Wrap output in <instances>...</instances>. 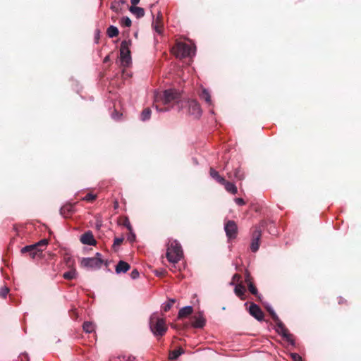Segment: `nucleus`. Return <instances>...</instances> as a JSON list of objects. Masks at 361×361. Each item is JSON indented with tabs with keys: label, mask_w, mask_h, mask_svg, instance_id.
<instances>
[{
	"label": "nucleus",
	"mask_w": 361,
	"mask_h": 361,
	"mask_svg": "<svg viewBox=\"0 0 361 361\" xmlns=\"http://www.w3.org/2000/svg\"><path fill=\"white\" fill-rule=\"evenodd\" d=\"M130 11L138 18L142 17L145 15L144 9L140 7L131 6Z\"/></svg>",
	"instance_id": "19"
},
{
	"label": "nucleus",
	"mask_w": 361,
	"mask_h": 361,
	"mask_svg": "<svg viewBox=\"0 0 361 361\" xmlns=\"http://www.w3.org/2000/svg\"><path fill=\"white\" fill-rule=\"evenodd\" d=\"M101 254L97 253V256L94 257L83 258L81 260V265L84 267L98 269L100 268L103 260L101 259Z\"/></svg>",
	"instance_id": "8"
},
{
	"label": "nucleus",
	"mask_w": 361,
	"mask_h": 361,
	"mask_svg": "<svg viewBox=\"0 0 361 361\" xmlns=\"http://www.w3.org/2000/svg\"><path fill=\"white\" fill-rule=\"evenodd\" d=\"M47 244H48V240L47 239H42L35 244L23 247L21 249V252L23 254L27 252V253H29V255L32 258H35L39 254L42 252L43 250L41 249L40 247H46L47 245Z\"/></svg>",
	"instance_id": "6"
},
{
	"label": "nucleus",
	"mask_w": 361,
	"mask_h": 361,
	"mask_svg": "<svg viewBox=\"0 0 361 361\" xmlns=\"http://www.w3.org/2000/svg\"><path fill=\"white\" fill-rule=\"evenodd\" d=\"M123 240V238H115V239H114V246H116V245H117V246L120 245L122 243Z\"/></svg>",
	"instance_id": "40"
},
{
	"label": "nucleus",
	"mask_w": 361,
	"mask_h": 361,
	"mask_svg": "<svg viewBox=\"0 0 361 361\" xmlns=\"http://www.w3.org/2000/svg\"><path fill=\"white\" fill-rule=\"evenodd\" d=\"M246 281L247 282L248 288L250 292L253 295L257 294V290L255 286L250 281L249 276H247Z\"/></svg>",
	"instance_id": "27"
},
{
	"label": "nucleus",
	"mask_w": 361,
	"mask_h": 361,
	"mask_svg": "<svg viewBox=\"0 0 361 361\" xmlns=\"http://www.w3.org/2000/svg\"><path fill=\"white\" fill-rule=\"evenodd\" d=\"M210 176L215 179L218 183H224V178L219 175V173L214 169H210Z\"/></svg>",
	"instance_id": "20"
},
{
	"label": "nucleus",
	"mask_w": 361,
	"mask_h": 361,
	"mask_svg": "<svg viewBox=\"0 0 361 361\" xmlns=\"http://www.w3.org/2000/svg\"><path fill=\"white\" fill-rule=\"evenodd\" d=\"M205 319L202 314L196 315L193 317L192 325L196 328H201L204 326Z\"/></svg>",
	"instance_id": "15"
},
{
	"label": "nucleus",
	"mask_w": 361,
	"mask_h": 361,
	"mask_svg": "<svg viewBox=\"0 0 361 361\" xmlns=\"http://www.w3.org/2000/svg\"><path fill=\"white\" fill-rule=\"evenodd\" d=\"M118 28L114 25L109 26L107 29V35L111 38L118 36Z\"/></svg>",
	"instance_id": "21"
},
{
	"label": "nucleus",
	"mask_w": 361,
	"mask_h": 361,
	"mask_svg": "<svg viewBox=\"0 0 361 361\" xmlns=\"http://www.w3.org/2000/svg\"><path fill=\"white\" fill-rule=\"evenodd\" d=\"M108 59H109V57H108V56H106V57L104 59V61H105V62H106V61H108Z\"/></svg>",
	"instance_id": "46"
},
{
	"label": "nucleus",
	"mask_w": 361,
	"mask_h": 361,
	"mask_svg": "<svg viewBox=\"0 0 361 361\" xmlns=\"http://www.w3.org/2000/svg\"><path fill=\"white\" fill-rule=\"evenodd\" d=\"M82 328L86 333H92L94 331V324L90 322H85L82 325Z\"/></svg>",
	"instance_id": "22"
},
{
	"label": "nucleus",
	"mask_w": 361,
	"mask_h": 361,
	"mask_svg": "<svg viewBox=\"0 0 361 361\" xmlns=\"http://www.w3.org/2000/svg\"><path fill=\"white\" fill-rule=\"evenodd\" d=\"M188 106V113L195 117H200L202 114V110L200 104L195 100H189L185 102Z\"/></svg>",
	"instance_id": "9"
},
{
	"label": "nucleus",
	"mask_w": 361,
	"mask_h": 361,
	"mask_svg": "<svg viewBox=\"0 0 361 361\" xmlns=\"http://www.w3.org/2000/svg\"><path fill=\"white\" fill-rule=\"evenodd\" d=\"M290 356L292 358L293 361H302V357L297 353H291L290 354Z\"/></svg>",
	"instance_id": "33"
},
{
	"label": "nucleus",
	"mask_w": 361,
	"mask_h": 361,
	"mask_svg": "<svg viewBox=\"0 0 361 361\" xmlns=\"http://www.w3.org/2000/svg\"><path fill=\"white\" fill-rule=\"evenodd\" d=\"M151 116V110L149 109H145L143 110L141 114V120L145 121L148 120Z\"/></svg>",
	"instance_id": "26"
},
{
	"label": "nucleus",
	"mask_w": 361,
	"mask_h": 361,
	"mask_svg": "<svg viewBox=\"0 0 361 361\" xmlns=\"http://www.w3.org/2000/svg\"><path fill=\"white\" fill-rule=\"evenodd\" d=\"M267 310L271 315L273 319L276 322V331L283 336L284 339L287 342H288L290 345H294V340L293 338V336L288 332V330L285 327V326L281 323L279 320L278 316L274 311V310L271 307H267Z\"/></svg>",
	"instance_id": "5"
},
{
	"label": "nucleus",
	"mask_w": 361,
	"mask_h": 361,
	"mask_svg": "<svg viewBox=\"0 0 361 361\" xmlns=\"http://www.w3.org/2000/svg\"><path fill=\"white\" fill-rule=\"evenodd\" d=\"M140 0H131V4L133 5H136L139 3Z\"/></svg>",
	"instance_id": "44"
},
{
	"label": "nucleus",
	"mask_w": 361,
	"mask_h": 361,
	"mask_svg": "<svg viewBox=\"0 0 361 361\" xmlns=\"http://www.w3.org/2000/svg\"><path fill=\"white\" fill-rule=\"evenodd\" d=\"M130 276L133 279H135L139 276V272L137 269H133L130 273Z\"/></svg>",
	"instance_id": "37"
},
{
	"label": "nucleus",
	"mask_w": 361,
	"mask_h": 361,
	"mask_svg": "<svg viewBox=\"0 0 361 361\" xmlns=\"http://www.w3.org/2000/svg\"><path fill=\"white\" fill-rule=\"evenodd\" d=\"M183 250L180 245L176 240H169L167 244L166 258L171 263H176L181 259Z\"/></svg>",
	"instance_id": "3"
},
{
	"label": "nucleus",
	"mask_w": 361,
	"mask_h": 361,
	"mask_svg": "<svg viewBox=\"0 0 361 361\" xmlns=\"http://www.w3.org/2000/svg\"><path fill=\"white\" fill-rule=\"evenodd\" d=\"M221 184L224 185L226 191L231 194L234 195L238 191L236 186L233 183L226 181V180H224V183H221Z\"/></svg>",
	"instance_id": "16"
},
{
	"label": "nucleus",
	"mask_w": 361,
	"mask_h": 361,
	"mask_svg": "<svg viewBox=\"0 0 361 361\" xmlns=\"http://www.w3.org/2000/svg\"><path fill=\"white\" fill-rule=\"evenodd\" d=\"M77 272L75 269H72L68 271H66L63 274V276L66 279L71 280L76 277Z\"/></svg>",
	"instance_id": "24"
},
{
	"label": "nucleus",
	"mask_w": 361,
	"mask_h": 361,
	"mask_svg": "<svg viewBox=\"0 0 361 361\" xmlns=\"http://www.w3.org/2000/svg\"><path fill=\"white\" fill-rule=\"evenodd\" d=\"M130 42L123 41L121 44L120 57L121 63L123 66H128L131 63V56L130 51Z\"/></svg>",
	"instance_id": "7"
},
{
	"label": "nucleus",
	"mask_w": 361,
	"mask_h": 361,
	"mask_svg": "<svg viewBox=\"0 0 361 361\" xmlns=\"http://www.w3.org/2000/svg\"><path fill=\"white\" fill-rule=\"evenodd\" d=\"M18 361H30L27 353H21L18 357Z\"/></svg>",
	"instance_id": "35"
},
{
	"label": "nucleus",
	"mask_w": 361,
	"mask_h": 361,
	"mask_svg": "<svg viewBox=\"0 0 361 361\" xmlns=\"http://www.w3.org/2000/svg\"><path fill=\"white\" fill-rule=\"evenodd\" d=\"M195 47L192 44L178 42L172 48L173 54L177 58L191 57L195 55Z\"/></svg>",
	"instance_id": "4"
},
{
	"label": "nucleus",
	"mask_w": 361,
	"mask_h": 361,
	"mask_svg": "<svg viewBox=\"0 0 361 361\" xmlns=\"http://www.w3.org/2000/svg\"><path fill=\"white\" fill-rule=\"evenodd\" d=\"M96 199V195H93L92 193H88L87 195H85V197L83 198L84 200H86V201H88V202H92L94 200Z\"/></svg>",
	"instance_id": "34"
},
{
	"label": "nucleus",
	"mask_w": 361,
	"mask_h": 361,
	"mask_svg": "<svg viewBox=\"0 0 361 361\" xmlns=\"http://www.w3.org/2000/svg\"><path fill=\"white\" fill-rule=\"evenodd\" d=\"M200 97L202 99L204 100L206 103L209 105H212V99L209 92L204 88L202 90L201 93L200 94Z\"/></svg>",
	"instance_id": "18"
},
{
	"label": "nucleus",
	"mask_w": 361,
	"mask_h": 361,
	"mask_svg": "<svg viewBox=\"0 0 361 361\" xmlns=\"http://www.w3.org/2000/svg\"><path fill=\"white\" fill-rule=\"evenodd\" d=\"M80 241L85 245H94L96 244V240L91 231H87L82 235L80 237Z\"/></svg>",
	"instance_id": "13"
},
{
	"label": "nucleus",
	"mask_w": 361,
	"mask_h": 361,
	"mask_svg": "<svg viewBox=\"0 0 361 361\" xmlns=\"http://www.w3.org/2000/svg\"><path fill=\"white\" fill-rule=\"evenodd\" d=\"M224 229L228 238H235L237 235L238 227L233 221H228L225 224Z\"/></svg>",
	"instance_id": "10"
},
{
	"label": "nucleus",
	"mask_w": 361,
	"mask_h": 361,
	"mask_svg": "<svg viewBox=\"0 0 361 361\" xmlns=\"http://www.w3.org/2000/svg\"><path fill=\"white\" fill-rule=\"evenodd\" d=\"M235 202L238 205H244L245 204L244 200L240 197L235 198Z\"/></svg>",
	"instance_id": "41"
},
{
	"label": "nucleus",
	"mask_w": 361,
	"mask_h": 361,
	"mask_svg": "<svg viewBox=\"0 0 361 361\" xmlns=\"http://www.w3.org/2000/svg\"><path fill=\"white\" fill-rule=\"evenodd\" d=\"M192 312V307L191 306H185L181 308L178 312V317H186L191 314Z\"/></svg>",
	"instance_id": "17"
},
{
	"label": "nucleus",
	"mask_w": 361,
	"mask_h": 361,
	"mask_svg": "<svg viewBox=\"0 0 361 361\" xmlns=\"http://www.w3.org/2000/svg\"><path fill=\"white\" fill-rule=\"evenodd\" d=\"M240 279V276L239 274H234L232 279V281L231 282V285H233L235 282H238Z\"/></svg>",
	"instance_id": "38"
},
{
	"label": "nucleus",
	"mask_w": 361,
	"mask_h": 361,
	"mask_svg": "<svg viewBox=\"0 0 361 361\" xmlns=\"http://www.w3.org/2000/svg\"><path fill=\"white\" fill-rule=\"evenodd\" d=\"M176 300L172 299V300H170L169 302L164 303L163 305V307H162V309L164 310V312H167L169 311L172 305L175 303Z\"/></svg>",
	"instance_id": "29"
},
{
	"label": "nucleus",
	"mask_w": 361,
	"mask_h": 361,
	"mask_svg": "<svg viewBox=\"0 0 361 361\" xmlns=\"http://www.w3.org/2000/svg\"><path fill=\"white\" fill-rule=\"evenodd\" d=\"M128 240L130 242H133L135 240V235L133 233V231L130 232V235L128 236Z\"/></svg>",
	"instance_id": "42"
},
{
	"label": "nucleus",
	"mask_w": 361,
	"mask_h": 361,
	"mask_svg": "<svg viewBox=\"0 0 361 361\" xmlns=\"http://www.w3.org/2000/svg\"><path fill=\"white\" fill-rule=\"evenodd\" d=\"M180 94L174 89H169L157 93L154 97V104L158 111H166L175 105H179Z\"/></svg>",
	"instance_id": "1"
},
{
	"label": "nucleus",
	"mask_w": 361,
	"mask_h": 361,
	"mask_svg": "<svg viewBox=\"0 0 361 361\" xmlns=\"http://www.w3.org/2000/svg\"><path fill=\"white\" fill-rule=\"evenodd\" d=\"M234 176L239 180H241L244 178L243 171L239 169L235 170Z\"/></svg>",
	"instance_id": "32"
},
{
	"label": "nucleus",
	"mask_w": 361,
	"mask_h": 361,
	"mask_svg": "<svg viewBox=\"0 0 361 361\" xmlns=\"http://www.w3.org/2000/svg\"><path fill=\"white\" fill-rule=\"evenodd\" d=\"M130 269V265L124 262L120 261L116 267V272L117 274L126 273Z\"/></svg>",
	"instance_id": "14"
},
{
	"label": "nucleus",
	"mask_w": 361,
	"mask_h": 361,
	"mask_svg": "<svg viewBox=\"0 0 361 361\" xmlns=\"http://www.w3.org/2000/svg\"><path fill=\"white\" fill-rule=\"evenodd\" d=\"M183 353L184 351L182 348L174 350L169 354V359L171 360H176Z\"/></svg>",
	"instance_id": "23"
},
{
	"label": "nucleus",
	"mask_w": 361,
	"mask_h": 361,
	"mask_svg": "<svg viewBox=\"0 0 361 361\" xmlns=\"http://www.w3.org/2000/svg\"><path fill=\"white\" fill-rule=\"evenodd\" d=\"M66 263H67L69 266H71V265L73 264V260H72V259H71V257H68V258L66 259Z\"/></svg>",
	"instance_id": "43"
},
{
	"label": "nucleus",
	"mask_w": 361,
	"mask_h": 361,
	"mask_svg": "<svg viewBox=\"0 0 361 361\" xmlns=\"http://www.w3.org/2000/svg\"><path fill=\"white\" fill-rule=\"evenodd\" d=\"M123 225L128 228V230L131 232L132 231V226L130 225V223L129 220L126 218L124 220Z\"/></svg>",
	"instance_id": "36"
},
{
	"label": "nucleus",
	"mask_w": 361,
	"mask_h": 361,
	"mask_svg": "<svg viewBox=\"0 0 361 361\" xmlns=\"http://www.w3.org/2000/svg\"><path fill=\"white\" fill-rule=\"evenodd\" d=\"M9 292V289L6 286L0 288V297L5 298Z\"/></svg>",
	"instance_id": "31"
},
{
	"label": "nucleus",
	"mask_w": 361,
	"mask_h": 361,
	"mask_svg": "<svg viewBox=\"0 0 361 361\" xmlns=\"http://www.w3.org/2000/svg\"><path fill=\"white\" fill-rule=\"evenodd\" d=\"M261 238V231L259 228H255L252 233V239L250 245V249L252 252H255L258 250L259 247V239Z\"/></svg>",
	"instance_id": "11"
},
{
	"label": "nucleus",
	"mask_w": 361,
	"mask_h": 361,
	"mask_svg": "<svg viewBox=\"0 0 361 361\" xmlns=\"http://www.w3.org/2000/svg\"><path fill=\"white\" fill-rule=\"evenodd\" d=\"M149 327L156 337L163 336L168 329L165 319L159 317L157 313L152 314L150 317Z\"/></svg>",
	"instance_id": "2"
},
{
	"label": "nucleus",
	"mask_w": 361,
	"mask_h": 361,
	"mask_svg": "<svg viewBox=\"0 0 361 361\" xmlns=\"http://www.w3.org/2000/svg\"><path fill=\"white\" fill-rule=\"evenodd\" d=\"M180 104H183V102H180V101L179 100V103H180ZM177 106H178V109H180V104H179V105H177Z\"/></svg>",
	"instance_id": "45"
},
{
	"label": "nucleus",
	"mask_w": 361,
	"mask_h": 361,
	"mask_svg": "<svg viewBox=\"0 0 361 361\" xmlns=\"http://www.w3.org/2000/svg\"><path fill=\"white\" fill-rule=\"evenodd\" d=\"M250 314L257 320H262L264 318V314L261 309L255 304H251L249 307Z\"/></svg>",
	"instance_id": "12"
},
{
	"label": "nucleus",
	"mask_w": 361,
	"mask_h": 361,
	"mask_svg": "<svg viewBox=\"0 0 361 361\" xmlns=\"http://www.w3.org/2000/svg\"><path fill=\"white\" fill-rule=\"evenodd\" d=\"M245 292V288L243 285L238 284L235 286V293L238 296L240 297L242 299Z\"/></svg>",
	"instance_id": "25"
},
{
	"label": "nucleus",
	"mask_w": 361,
	"mask_h": 361,
	"mask_svg": "<svg viewBox=\"0 0 361 361\" xmlns=\"http://www.w3.org/2000/svg\"><path fill=\"white\" fill-rule=\"evenodd\" d=\"M131 23V20L128 17H123L121 20V24L122 26L130 27Z\"/></svg>",
	"instance_id": "30"
},
{
	"label": "nucleus",
	"mask_w": 361,
	"mask_h": 361,
	"mask_svg": "<svg viewBox=\"0 0 361 361\" xmlns=\"http://www.w3.org/2000/svg\"><path fill=\"white\" fill-rule=\"evenodd\" d=\"M153 26L157 33H159V34L161 33L162 30H161V25H159L157 23H156L155 24H153Z\"/></svg>",
	"instance_id": "39"
},
{
	"label": "nucleus",
	"mask_w": 361,
	"mask_h": 361,
	"mask_svg": "<svg viewBox=\"0 0 361 361\" xmlns=\"http://www.w3.org/2000/svg\"><path fill=\"white\" fill-rule=\"evenodd\" d=\"M120 2L121 4H124L123 0H120L119 1H115L111 4V8L116 13H118L120 11Z\"/></svg>",
	"instance_id": "28"
}]
</instances>
